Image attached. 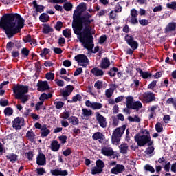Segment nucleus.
I'll return each instance as SVG.
<instances>
[{
  "label": "nucleus",
  "mask_w": 176,
  "mask_h": 176,
  "mask_svg": "<svg viewBox=\"0 0 176 176\" xmlns=\"http://www.w3.org/2000/svg\"><path fill=\"white\" fill-rule=\"evenodd\" d=\"M21 123V120H20V117H17L12 121V127L15 129V130H20L21 129V126L20 124Z\"/></svg>",
  "instance_id": "23"
},
{
  "label": "nucleus",
  "mask_w": 176,
  "mask_h": 176,
  "mask_svg": "<svg viewBox=\"0 0 176 176\" xmlns=\"http://www.w3.org/2000/svg\"><path fill=\"white\" fill-rule=\"evenodd\" d=\"M113 94V90L112 89H108L105 91V96L107 98H111Z\"/></svg>",
  "instance_id": "55"
},
{
  "label": "nucleus",
  "mask_w": 176,
  "mask_h": 176,
  "mask_svg": "<svg viewBox=\"0 0 176 176\" xmlns=\"http://www.w3.org/2000/svg\"><path fill=\"white\" fill-rule=\"evenodd\" d=\"M68 120L69 121V123L73 124V126H78V124H79V119L78 117L71 116L68 118Z\"/></svg>",
  "instance_id": "29"
},
{
  "label": "nucleus",
  "mask_w": 176,
  "mask_h": 176,
  "mask_svg": "<svg viewBox=\"0 0 176 176\" xmlns=\"http://www.w3.org/2000/svg\"><path fill=\"white\" fill-rule=\"evenodd\" d=\"M71 116V113H69V111H65L61 113L60 118L62 119H69Z\"/></svg>",
  "instance_id": "53"
},
{
  "label": "nucleus",
  "mask_w": 176,
  "mask_h": 176,
  "mask_svg": "<svg viewBox=\"0 0 176 176\" xmlns=\"http://www.w3.org/2000/svg\"><path fill=\"white\" fill-rule=\"evenodd\" d=\"M155 130L157 133H162L163 131V125L160 122H157L155 124Z\"/></svg>",
  "instance_id": "48"
},
{
  "label": "nucleus",
  "mask_w": 176,
  "mask_h": 176,
  "mask_svg": "<svg viewBox=\"0 0 176 176\" xmlns=\"http://www.w3.org/2000/svg\"><path fill=\"white\" fill-rule=\"evenodd\" d=\"M36 164L38 166H45L46 164V155L43 153H39L36 157Z\"/></svg>",
  "instance_id": "14"
},
{
  "label": "nucleus",
  "mask_w": 176,
  "mask_h": 176,
  "mask_svg": "<svg viewBox=\"0 0 176 176\" xmlns=\"http://www.w3.org/2000/svg\"><path fill=\"white\" fill-rule=\"evenodd\" d=\"M50 134V129H47L45 131H41V138H45V137H47V135H49Z\"/></svg>",
  "instance_id": "57"
},
{
  "label": "nucleus",
  "mask_w": 176,
  "mask_h": 176,
  "mask_svg": "<svg viewBox=\"0 0 176 176\" xmlns=\"http://www.w3.org/2000/svg\"><path fill=\"white\" fill-rule=\"evenodd\" d=\"M107 42V35L104 34L100 36L99 38V43L102 45V43H105Z\"/></svg>",
  "instance_id": "60"
},
{
  "label": "nucleus",
  "mask_w": 176,
  "mask_h": 176,
  "mask_svg": "<svg viewBox=\"0 0 176 176\" xmlns=\"http://www.w3.org/2000/svg\"><path fill=\"white\" fill-rule=\"evenodd\" d=\"M136 71L140 73V76H142L143 79H148L152 76V74L148 72H144L141 68H136Z\"/></svg>",
  "instance_id": "21"
},
{
  "label": "nucleus",
  "mask_w": 176,
  "mask_h": 176,
  "mask_svg": "<svg viewBox=\"0 0 176 176\" xmlns=\"http://www.w3.org/2000/svg\"><path fill=\"white\" fill-rule=\"evenodd\" d=\"M94 87L97 88L98 90L102 89L103 87L102 81L97 80L94 84Z\"/></svg>",
  "instance_id": "54"
},
{
  "label": "nucleus",
  "mask_w": 176,
  "mask_h": 176,
  "mask_svg": "<svg viewBox=\"0 0 176 176\" xmlns=\"http://www.w3.org/2000/svg\"><path fill=\"white\" fill-rule=\"evenodd\" d=\"M93 111L91 110H89L87 109H82V115L85 117L86 116H91Z\"/></svg>",
  "instance_id": "42"
},
{
  "label": "nucleus",
  "mask_w": 176,
  "mask_h": 176,
  "mask_svg": "<svg viewBox=\"0 0 176 176\" xmlns=\"http://www.w3.org/2000/svg\"><path fill=\"white\" fill-rule=\"evenodd\" d=\"M171 167V163L170 162H167L164 166V170L166 173H170V168Z\"/></svg>",
  "instance_id": "64"
},
{
  "label": "nucleus",
  "mask_w": 176,
  "mask_h": 176,
  "mask_svg": "<svg viewBox=\"0 0 176 176\" xmlns=\"http://www.w3.org/2000/svg\"><path fill=\"white\" fill-rule=\"evenodd\" d=\"M32 37L31 36V34H28V36H25V38H23V41L25 43H30L32 41Z\"/></svg>",
  "instance_id": "58"
},
{
  "label": "nucleus",
  "mask_w": 176,
  "mask_h": 176,
  "mask_svg": "<svg viewBox=\"0 0 176 176\" xmlns=\"http://www.w3.org/2000/svg\"><path fill=\"white\" fill-rule=\"evenodd\" d=\"M96 120L98 122L100 127L102 129L107 128V124H108L107 122V118L102 115H100V113L96 114Z\"/></svg>",
  "instance_id": "11"
},
{
  "label": "nucleus",
  "mask_w": 176,
  "mask_h": 176,
  "mask_svg": "<svg viewBox=\"0 0 176 176\" xmlns=\"http://www.w3.org/2000/svg\"><path fill=\"white\" fill-rule=\"evenodd\" d=\"M159 108V104L152 105L151 107H148V111L150 112L148 116V119H153L154 116H156V109Z\"/></svg>",
  "instance_id": "15"
},
{
  "label": "nucleus",
  "mask_w": 176,
  "mask_h": 176,
  "mask_svg": "<svg viewBox=\"0 0 176 176\" xmlns=\"http://www.w3.org/2000/svg\"><path fill=\"white\" fill-rule=\"evenodd\" d=\"M144 170L146 171H148L149 173H151V174H153V173H155V168H153V166H152L150 164H146L144 166Z\"/></svg>",
  "instance_id": "39"
},
{
  "label": "nucleus",
  "mask_w": 176,
  "mask_h": 176,
  "mask_svg": "<svg viewBox=\"0 0 176 176\" xmlns=\"http://www.w3.org/2000/svg\"><path fill=\"white\" fill-rule=\"evenodd\" d=\"M139 23L140 24V25L145 27L148 25V24H149V21H148V19H140Z\"/></svg>",
  "instance_id": "59"
},
{
  "label": "nucleus",
  "mask_w": 176,
  "mask_h": 176,
  "mask_svg": "<svg viewBox=\"0 0 176 176\" xmlns=\"http://www.w3.org/2000/svg\"><path fill=\"white\" fill-rule=\"evenodd\" d=\"M134 140L137 142L138 146H152L153 145V140H152V137L151 135H140V133L136 134L134 136Z\"/></svg>",
  "instance_id": "4"
},
{
  "label": "nucleus",
  "mask_w": 176,
  "mask_h": 176,
  "mask_svg": "<svg viewBox=\"0 0 176 176\" xmlns=\"http://www.w3.org/2000/svg\"><path fill=\"white\" fill-rule=\"evenodd\" d=\"M26 138H28V141L30 142H34L35 140V133L32 131V129L28 131L26 133Z\"/></svg>",
  "instance_id": "24"
},
{
  "label": "nucleus",
  "mask_w": 176,
  "mask_h": 176,
  "mask_svg": "<svg viewBox=\"0 0 176 176\" xmlns=\"http://www.w3.org/2000/svg\"><path fill=\"white\" fill-rule=\"evenodd\" d=\"M157 83V80H153L148 85L147 88L150 89L151 90H155V87H156Z\"/></svg>",
  "instance_id": "56"
},
{
  "label": "nucleus",
  "mask_w": 176,
  "mask_h": 176,
  "mask_svg": "<svg viewBox=\"0 0 176 176\" xmlns=\"http://www.w3.org/2000/svg\"><path fill=\"white\" fill-rule=\"evenodd\" d=\"M63 35L65 36V38H72V33L71 32V29H65L63 30Z\"/></svg>",
  "instance_id": "34"
},
{
  "label": "nucleus",
  "mask_w": 176,
  "mask_h": 176,
  "mask_svg": "<svg viewBox=\"0 0 176 176\" xmlns=\"http://www.w3.org/2000/svg\"><path fill=\"white\" fill-rule=\"evenodd\" d=\"M60 91L65 100H68L69 96H71V92L67 91L66 89H60Z\"/></svg>",
  "instance_id": "35"
},
{
  "label": "nucleus",
  "mask_w": 176,
  "mask_h": 176,
  "mask_svg": "<svg viewBox=\"0 0 176 176\" xmlns=\"http://www.w3.org/2000/svg\"><path fill=\"white\" fill-rule=\"evenodd\" d=\"M166 104H173V108H175V109H176V100H175L173 98H169L167 100H166Z\"/></svg>",
  "instance_id": "47"
},
{
  "label": "nucleus",
  "mask_w": 176,
  "mask_h": 176,
  "mask_svg": "<svg viewBox=\"0 0 176 176\" xmlns=\"http://www.w3.org/2000/svg\"><path fill=\"white\" fill-rule=\"evenodd\" d=\"M118 71H119V69L116 67H113L110 69V71H109L107 74L109 75L111 78H113L116 76V72H118Z\"/></svg>",
  "instance_id": "30"
},
{
  "label": "nucleus",
  "mask_w": 176,
  "mask_h": 176,
  "mask_svg": "<svg viewBox=\"0 0 176 176\" xmlns=\"http://www.w3.org/2000/svg\"><path fill=\"white\" fill-rule=\"evenodd\" d=\"M50 86L47 81L38 80L37 82V90L38 91H46V90H50Z\"/></svg>",
  "instance_id": "9"
},
{
  "label": "nucleus",
  "mask_w": 176,
  "mask_h": 176,
  "mask_svg": "<svg viewBox=\"0 0 176 176\" xmlns=\"http://www.w3.org/2000/svg\"><path fill=\"white\" fill-rule=\"evenodd\" d=\"M124 1H120L118 2L116 6V8H115V12L116 13H120V12H122V3H123Z\"/></svg>",
  "instance_id": "43"
},
{
  "label": "nucleus",
  "mask_w": 176,
  "mask_h": 176,
  "mask_svg": "<svg viewBox=\"0 0 176 176\" xmlns=\"http://www.w3.org/2000/svg\"><path fill=\"white\" fill-rule=\"evenodd\" d=\"M74 60L78 63L86 64L89 63V58H87V56L83 54H78L74 57Z\"/></svg>",
  "instance_id": "12"
},
{
  "label": "nucleus",
  "mask_w": 176,
  "mask_h": 176,
  "mask_svg": "<svg viewBox=\"0 0 176 176\" xmlns=\"http://www.w3.org/2000/svg\"><path fill=\"white\" fill-rule=\"evenodd\" d=\"M51 174L52 175L54 176H67L68 175V171H67V170H60V169L56 168L53 170H51Z\"/></svg>",
  "instance_id": "16"
},
{
  "label": "nucleus",
  "mask_w": 176,
  "mask_h": 176,
  "mask_svg": "<svg viewBox=\"0 0 176 176\" xmlns=\"http://www.w3.org/2000/svg\"><path fill=\"white\" fill-rule=\"evenodd\" d=\"M91 73L95 76H102L104 75V71L98 67L91 69Z\"/></svg>",
  "instance_id": "22"
},
{
  "label": "nucleus",
  "mask_w": 176,
  "mask_h": 176,
  "mask_svg": "<svg viewBox=\"0 0 176 176\" xmlns=\"http://www.w3.org/2000/svg\"><path fill=\"white\" fill-rule=\"evenodd\" d=\"M124 170H125L124 166L118 164L116 165L115 167L111 168V174L118 175V174H120V173H123V171H124Z\"/></svg>",
  "instance_id": "13"
},
{
  "label": "nucleus",
  "mask_w": 176,
  "mask_h": 176,
  "mask_svg": "<svg viewBox=\"0 0 176 176\" xmlns=\"http://www.w3.org/2000/svg\"><path fill=\"white\" fill-rule=\"evenodd\" d=\"M102 153L104 156H113L114 152L108 148H102Z\"/></svg>",
  "instance_id": "28"
},
{
  "label": "nucleus",
  "mask_w": 176,
  "mask_h": 176,
  "mask_svg": "<svg viewBox=\"0 0 176 176\" xmlns=\"http://www.w3.org/2000/svg\"><path fill=\"white\" fill-rule=\"evenodd\" d=\"M71 153H72V149H71V148H68L67 149L65 150L63 152V155H65L66 157L67 156H69V155H71Z\"/></svg>",
  "instance_id": "63"
},
{
  "label": "nucleus",
  "mask_w": 176,
  "mask_h": 176,
  "mask_svg": "<svg viewBox=\"0 0 176 176\" xmlns=\"http://www.w3.org/2000/svg\"><path fill=\"white\" fill-rule=\"evenodd\" d=\"M6 157L7 160L12 162V163H14L17 161V157H19V156L14 153H10L8 155H6Z\"/></svg>",
  "instance_id": "27"
},
{
  "label": "nucleus",
  "mask_w": 176,
  "mask_h": 176,
  "mask_svg": "<svg viewBox=\"0 0 176 176\" xmlns=\"http://www.w3.org/2000/svg\"><path fill=\"white\" fill-rule=\"evenodd\" d=\"M54 30L53 28L50 27L49 24H43V34H50V32H53Z\"/></svg>",
  "instance_id": "26"
},
{
  "label": "nucleus",
  "mask_w": 176,
  "mask_h": 176,
  "mask_svg": "<svg viewBox=\"0 0 176 176\" xmlns=\"http://www.w3.org/2000/svg\"><path fill=\"white\" fill-rule=\"evenodd\" d=\"M149 147L146 148L144 153L146 155H152L155 152V147L148 146Z\"/></svg>",
  "instance_id": "46"
},
{
  "label": "nucleus",
  "mask_w": 176,
  "mask_h": 176,
  "mask_svg": "<svg viewBox=\"0 0 176 176\" xmlns=\"http://www.w3.org/2000/svg\"><path fill=\"white\" fill-rule=\"evenodd\" d=\"M102 108V104L97 102H94L92 104V109H101Z\"/></svg>",
  "instance_id": "44"
},
{
  "label": "nucleus",
  "mask_w": 176,
  "mask_h": 176,
  "mask_svg": "<svg viewBox=\"0 0 176 176\" xmlns=\"http://www.w3.org/2000/svg\"><path fill=\"white\" fill-rule=\"evenodd\" d=\"M4 114L6 116H12L13 115V109L11 107H6L4 109Z\"/></svg>",
  "instance_id": "40"
},
{
  "label": "nucleus",
  "mask_w": 176,
  "mask_h": 176,
  "mask_svg": "<svg viewBox=\"0 0 176 176\" xmlns=\"http://www.w3.org/2000/svg\"><path fill=\"white\" fill-rule=\"evenodd\" d=\"M14 47V43L10 41L6 45V50L7 52H12L13 48Z\"/></svg>",
  "instance_id": "41"
},
{
  "label": "nucleus",
  "mask_w": 176,
  "mask_h": 176,
  "mask_svg": "<svg viewBox=\"0 0 176 176\" xmlns=\"http://www.w3.org/2000/svg\"><path fill=\"white\" fill-rule=\"evenodd\" d=\"M54 104L55 105V108L56 109H61V108H63V107L65 105L64 102L61 101L55 102Z\"/></svg>",
  "instance_id": "49"
},
{
  "label": "nucleus",
  "mask_w": 176,
  "mask_h": 176,
  "mask_svg": "<svg viewBox=\"0 0 176 176\" xmlns=\"http://www.w3.org/2000/svg\"><path fill=\"white\" fill-rule=\"evenodd\" d=\"M58 140L63 145H64V144H67V135H62L60 136H58Z\"/></svg>",
  "instance_id": "52"
},
{
  "label": "nucleus",
  "mask_w": 176,
  "mask_h": 176,
  "mask_svg": "<svg viewBox=\"0 0 176 176\" xmlns=\"http://www.w3.org/2000/svg\"><path fill=\"white\" fill-rule=\"evenodd\" d=\"M142 102L143 104H151L156 102V96L153 92L146 91L142 96Z\"/></svg>",
  "instance_id": "7"
},
{
  "label": "nucleus",
  "mask_w": 176,
  "mask_h": 176,
  "mask_svg": "<svg viewBox=\"0 0 176 176\" xmlns=\"http://www.w3.org/2000/svg\"><path fill=\"white\" fill-rule=\"evenodd\" d=\"M61 148V144H58V141L53 140L51 143V151L52 152H58Z\"/></svg>",
  "instance_id": "20"
},
{
  "label": "nucleus",
  "mask_w": 176,
  "mask_h": 176,
  "mask_svg": "<svg viewBox=\"0 0 176 176\" xmlns=\"http://www.w3.org/2000/svg\"><path fill=\"white\" fill-rule=\"evenodd\" d=\"M36 174H38V175H43L44 174H46V171L45 170V168H39L36 169Z\"/></svg>",
  "instance_id": "61"
},
{
  "label": "nucleus",
  "mask_w": 176,
  "mask_h": 176,
  "mask_svg": "<svg viewBox=\"0 0 176 176\" xmlns=\"http://www.w3.org/2000/svg\"><path fill=\"white\" fill-rule=\"evenodd\" d=\"M120 153L126 155L127 153V151L129 149V146L127 144H123L120 146Z\"/></svg>",
  "instance_id": "33"
},
{
  "label": "nucleus",
  "mask_w": 176,
  "mask_h": 176,
  "mask_svg": "<svg viewBox=\"0 0 176 176\" xmlns=\"http://www.w3.org/2000/svg\"><path fill=\"white\" fill-rule=\"evenodd\" d=\"M96 165L98 168H100V170H103L104 167H105V164L104 163V161L101 160H98L96 162Z\"/></svg>",
  "instance_id": "36"
},
{
  "label": "nucleus",
  "mask_w": 176,
  "mask_h": 176,
  "mask_svg": "<svg viewBox=\"0 0 176 176\" xmlns=\"http://www.w3.org/2000/svg\"><path fill=\"white\" fill-rule=\"evenodd\" d=\"M175 29H176V23L175 22H170L165 28L164 32H165V34H167L168 32L175 31Z\"/></svg>",
  "instance_id": "18"
},
{
  "label": "nucleus",
  "mask_w": 176,
  "mask_h": 176,
  "mask_svg": "<svg viewBox=\"0 0 176 176\" xmlns=\"http://www.w3.org/2000/svg\"><path fill=\"white\" fill-rule=\"evenodd\" d=\"M124 131H126V125L118 127L113 131L111 135V141L113 144H118V142H120V140H122Z\"/></svg>",
  "instance_id": "5"
},
{
  "label": "nucleus",
  "mask_w": 176,
  "mask_h": 176,
  "mask_svg": "<svg viewBox=\"0 0 176 176\" xmlns=\"http://www.w3.org/2000/svg\"><path fill=\"white\" fill-rule=\"evenodd\" d=\"M45 78L47 80H53L54 79V73L47 72L45 74Z\"/></svg>",
  "instance_id": "50"
},
{
  "label": "nucleus",
  "mask_w": 176,
  "mask_h": 176,
  "mask_svg": "<svg viewBox=\"0 0 176 176\" xmlns=\"http://www.w3.org/2000/svg\"><path fill=\"white\" fill-rule=\"evenodd\" d=\"M104 171V169H100L97 166H94L91 168V174L92 175H96V174H101Z\"/></svg>",
  "instance_id": "32"
},
{
  "label": "nucleus",
  "mask_w": 176,
  "mask_h": 176,
  "mask_svg": "<svg viewBox=\"0 0 176 176\" xmlns=\"http://www.w3.org/2000/svg\"><path fill=\"white\" fill-rule=\"evenodd\" d=\"M111 62L109 61V59L106 57L102 59L100 67L102 69H107V68H109Z\"/></svg>",
  "instance_id": "19"
},
{
  "label": "nucleus",
  "mask_w": 176,
  "mask_h": 176,
  "mask_svg": "<svg viewBox=\"0 0 176 176\" xmlns=\"http://www.w3.org/2000/svg\"><path fill=\"white\" fill-rule=\"evenodd\" d=\"M25 20L17 13H7L0 19V28L3 30L7 38L10 39L24 28Z\"/></svg>",
  "instance_id": "2"
},
{
  "label": "nucleus",
  "mask_w": 176,
  "mask_h": 176,
  "mask_svg": "<svg viewBox=\"0 0 176 176\" xmlns=\"http://www.w3.org/2000/svg\"><path fill=\"white\" fill-rule=\"evenodd\" d=\"M166 7L168 8V9L175 10L176 9V2L173 1V2H171V3H167Z\"/></svg>",
  "instance_id": "62"
},
{
  "label": "nucleus",
  "mask_w": 176,
  "mask_h": 176,
  "mask_svg": "<svg viewBox=\"0 0 176 176\" xmlns=\"http://www.w3.org/2000/svg\"><path fill=\"white\" fill-rule=\"evenodd\" d=\"M92 138L94 141L100 140H99V142L101 144V142H102L101 141H104V140H105V135H104V134H102V133H101V132H96L92 135Z\"/></svg>",
  "instance_id": "17"
},
{
  "label": "nucleus",
  "mask_w": 176,
  "mask_h": 176,
  "mask_svg": "<svg viewBox=\"0 0 176 176\" xmlns=\"http://www.w3.org/2000/svg\"><path fill=\"white\" fill-rule=\"evenodd\" d=\"M32 5L33 6L34 9H35L36 12L33 14V17L38 16V13H42V12H45V6L43 5H38V1L34 0Z\"/></svg>",
  "instance_id": "10"
},
{
  "label": "nucleus",
  "mask_w": 176,
  "mask_h": 176,
  "mask_svg": "<svg viewBox=\"0 0 176 176\" xmlns=\"http://www.w3.org/2000/svg\"><path fill=\"white\" fill-rule=\"evenodd\" d=\"M72 101L74 102H78V101H82V96L80 94H76L72 97Z\"/></svg>",
  "instance_id": "51"
},
{
  "label": "nucleus",
  "mask_w": 176,
  "mask_h": 176,
  "mask_svg": "<svg viewBox=\"0 0 176 176\" xmlns=\"http://www.w3.org/2000/svg\"><path fill=\"white\" fill-rule=\"evenodd\" d=\"M86 4L82 3L77 6L73 14L72 28L74 33L78 35V39L85 49L91 53H97L100 51V46L94 47V32L91 31V23L94 22L93 15L88 12H82ZM81 10V11H80ZM94 48V51L93 49Z\"/></svg>",
  "instance_id": "1"
},
{
  "label": "nucleus",
  "mask_w": 176,
  "mask_h": 176,
  "mask_svg": "<svg viewBox=\"0 0 176 176\" xmlns=\"http://www.w3.org/2000/svg\"><path fill=\"white\" fill-rule=\"evenodd\" d=\"M13 92L15 94V98L21 100L22 104H25L28 101V96L25 95L28 93V85L17 84L14 87Z\"/></svg>",
  "instance_id": "3"
},
{
  "label": "nucleus",
  "mask_w": 176,
  "mask_h": 176,
  "mask_svg": "<svg viewBox=\"0 0 176 176\" xmlns=\"http://www.w3.org/2000/svg\"><path fill=\"white\" fill-rule=\"evenodd\" d=\"M124 40L126 42L127 45L133 49V50H137L138 49V42L134 40V37L130 35V34H126L124 36Z\"/></svg>",
  "instance_id": "8"
},
{
  "label": "nucleus",
  "mask_w": 176,
  "mask_h": 176,
  "mask_svg": "<svg viewBox=\"0 0 176 176\" xmlns=\"http://www.w3.org/2000/svg\"><path fill=\"white\" fill-rule=\"evenodd\" d=\"M39 20L41 23H47L49 20H50V16H49L47 13H42L39 16Z\"/></svg>",
  "instance_id": "25"
},
{
  "label": "nucleus",
  "mask_w": 176,
  "mask_h": 176,
  "mask_svg": "<svg viewBox=\"0 0 176 176\" xmlns=\"http://www.w3.org/2000/svg\"><path fill=\"white\" fill-rule=\"evenodd\" d=\"M64 24L63 23L62 21H57L56 24L55 25V30H56V31H61V28H63Z\"/></svg>",
  "instance_id": "45"
},
{
  "label": "nucleus",
  "mask_w": 176,
  "mask_h": 176,
  "mask_svg": "<svg viewBox=\"0 0 176 176\" xmlns=\"http://www.w3.org/2000/svg\"><path fill=\"white\" fill-rule=\"evenodd\" d=\"M21 54L23 57H28L30 56V50H28L27 47H23L21 50Z\"/></svg>",
  "instance_id": "38"
},
{
  "label": "nucleus",
  "mask_w": 176,
  "mask_h": 176,
  "mask_svg": "<svg viewBox=\"0 0 176 176\" xmlns=\"http://www.w3.org/2000/svg\"><path fill=\"white\" fill-rule=\"evenodd\" d=\"M51 50L49 48H44L43 50H41V52L40 54L41 57H45L46 58V56L50 53Z\"/></svg>",
  "instance_id": "37"
},
{
  "label": "nucleus",
  "mask_w": 176,
  "mask_h": 176,
  "mask_svg": "<svg viewBox=\"0 0 176 176\" xmlns=\"http://www.w3.org/2000/svg\"><path fill=\"white\" fill-rule=\"evenodd\" d=\"M134 98L133 96H128L126 98V107L128 109H135L140 111L142 108V103L140 101L133 102Z\"/></svg>",
  "instance_id": "6"
},
{
  "label": "nucleus",
  "mask_w": 176,
  "mask_h": 176,
  "mask_svg": "<svg viewBox=\"0 0 176 176\" xmlns=\"http://www.w3.org/2000/svg\"><path fill=\"white\" fill-rule=\"evenodd\" d=\"M72 8H74V5L71 2H66L63 4V9L66 12H71L72 10Z\"/></svg>",
  "instance_id": "31"
}]
</instances>
